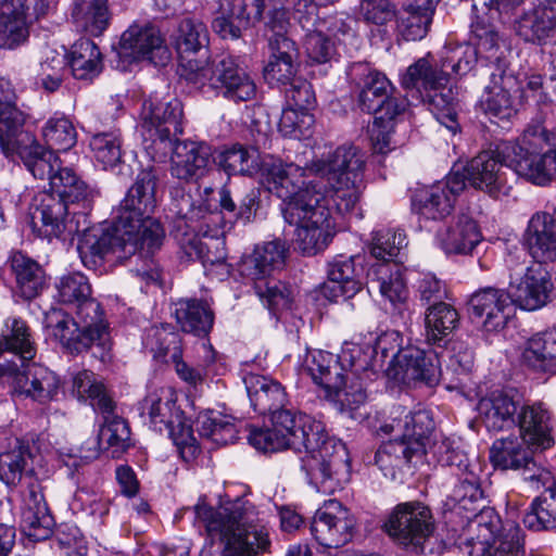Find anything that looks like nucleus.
<instances>
[{"label": "nucleus", "instance_id": "obj_37", "mask_svg": "<svg viewBox=\"0 0 556 556\" xmlns=\"http://www.w3.org/2000/svg\"><path fill=\"white\" fill-rule=\"evenodd\" d=\"M440 0H408L397 11L396 29L405 40H420L429 31Z\"/></svg>", "mask_w": 556, "mask_h": 556}, {"label": "nucleus", "instance_id": "obj_36", "mask_svg": "<svg viewBox=\"0 0 556 556\" xmlns=\"http://www.w3.org/2000/svg\"><path fill=\"white\" fill-rule=\"evenodd\" d=\"M510 303L508 291L493 287L481 288L469 299V309L476 317H485L483 327L486 331H497L507 321L505 309Z\"/></svg>", "mask_w": 556, "mask_h": 556}, {"label": "nucleus", "instance_id": "obj_51", "mask_svg": "<svg viewBox=\"0 0 556 556\" xmlns=\"http://www.w3.org/2000/svg\"><path fill=\"white\" fill-rule=\"evenodd\" d=\"M261 190L255 187L239 189L233 192L224 187L219 191V205L223 211L238 220L250 223L254 219L260 208Z\"/></svg>", "mask_w": 556, "mask_h": 556}, {"label": "nucleus", "instance_id": "obj_10", "mask_svg": "<svg viewBox=\"0 0 556 556\" xmlns=\"http://www.w3.org/2000/svg\"><path fill=\"white\" fill-rule=\"evenodd\" d=\"M552 112L548 105L532 117L521 137L519 143H506L501 147V152L509 159L515 167V173L527 180L545 185L556 177V148L551 146L554 134L551 130Z\"/></svg>", "mask_w": 556, "mask_h": 556}, {"label": "nucleus", "instance_id": "obj_61", "mask_svg": "<svg viewBox=\"0 0 556 556\" xmlns=\"http://www.w3.org/2000/svg\"><path fill=\"white\" fill-rule=\"evenodd\" d=\"M478 61V52L469 43H447L441 51L440 65L457 76L468 74Z\"/></svg>", "mask_w": 556, "mask_h": 556}, {"label": "nucleus", "instance_id": "obj_63", "mask_svg": "<svg viewBox=\"0 0 556 556\" xmlns=\"http://www.w3.org/2000/svg\"><path fill=\"white\" fill-rule=\"evenodd\" d=\"M55 288L59 301L74 306L92 294L88 278L80 273H70L62 276Z\"/></svg>", "mask_w": 556, "mask_h": 556}, {"label": "nucleus", "instance_id": "obj_14", "mask_svg": "<svg viewBox=\"0 0 556 556\" xmlns=\"http://www.w3.org/2000/svg\"><path fill=\"white\" fill-rule=\"evenodd\" d=\"M169 212L174 224L172 232L189 258L201 260L204 265L218 263L223 258L211 257L208 252H205L206 244L195 235L197 223L218 215L207 199L202 195L192 197L185 187H173Z\"/></svg>", "mask_w": 556, "mask_h": 556}, {"label": "nucleus", "instance_id": "obj_17", "mask_svg": "<svg viewBox=\"0 0 556 556\" xmlns=\"http://www.w3.org/2000/svg\"><path fill=\"white\" fill-rule=\"evenodd\" d=\"M399 544L422 551V544L434 529L430 508L419 501L397 504L383 526Z\"/></svg>", "mask_w": 556, "mask_h": 556}, {"label": "nucleus", "instance_id": "obj_50", "mask_svg": "<svg viewBox=\"0 0 556 556\" xmlns=\"http://www.w3.org/2000/svg\"><path fill=\"white\" fill-rule=\"evenodd\" d=\"M143 345L154 358L166 363L182 354L181 337L170 324L149 327L144 332Z\"/></svg>", "mask_w": 556, "mask_h": 556}, {"label": "nucleus", "instance_id": "obj_47", "mask_svg": "<svg viewBox=\"0 0 556 556\" xmlns=\"http://www.w3.org/2000/svg\"><path fill=\"white\" fill-rule=\"evenodd\" d=\"M481 471H467L456 477V483L448 495L452 504L450 518L462 511L477 515L478 503L483 498V491L480 481Z\"/></svg>", "mask_w": 556, "mask_h": 556}, {"label": "nucleus", "instance_id": "obj_39", "mask_svg": "<svg viewBox=\"0 0 556 556\" xmlns=\"http://www.w3.org/2000/svg\"><path fill=\"white\" fill-rule=\"evenodd\" d=\"M254 410L267 415L287 403V393L280 382L268 377L249 374L243 379Z\"/></svg>", "mask_w": 556, "mask_h": 556}, {"label": "nucleus", "instance_id": "obj_56", "mask_svg": "<svg viewBox=\"0 0 556 556\" xmlns=\"http://www.w3.org/2000/svg\"><path fill=\"white\" fill-rule=\"evenodd\" d=\"M458 323V313L451 304L440 301L429 305L425 314L428 342H441L453 332Z\"/></svg>", "mask_w": 556, "mask_h": 556}, {"label": "nucleus", "instance_id": "obj_31", "mask_svg": "<svg viewBox=\"0 0 556 556\" xmlns=\"http://www.w3.org/2000/svg\"><path fill=\"white\" fill-rule=\"evenodd\" d=\"M522 242L536 264L556 261V214L536 212L528 222Z\"/></svg>", "mask_w": 556, "mask_h": 556}, {"label": "nucleus", "instance_id": "obj_60", "mask_svg": "<svg viewBox=\"0 0 556 556\" xmlns=\"http://www.w3.org/2000/svg\"><path fill=\"white\" fill-rule=\"evenodd\" d=\"M513 79L510 75L500 81L490 77V85L485 86V96L481 100L484 112L493 117L507 118L513 113V101L507 90V84Z\"/></svg>", "mask_w": 556, "mask_h": 556}, {"label": "nucleus", "instance_id": "obj_24", "mask_svg": "<svg viewBox=\"0 0 556 556\" xmlns=\"http://www.w3.org/2000/svg\"><path fill=\"white\" fill-rule=\"evenodd\" d=\"M471 34L476 40L478 58L484 60L489 77L496 81L503 79L508 71L510 49L495 26L481 17L471 23Z\"/></svg>", "mask_w": 556, "mask_h": 556}, {"label": "nucleus", "instance_id": "obj_1", "mask_svg": "<svg viewBox=\"0 0 556 556\" xmlns=\"http://www.w3.org/2000/svg\"><path fill=\"white\" fill-rule=\"evenodd\" d=\"M365 154L355 146L337 148L318 168L319 178L303 187L304 169L279 159H262L267 190L281 200L285 222L294 227L295 242L306 254L323 251L334 235L332 213L352 212L359 201Z\"/></svg>", "mask_w": 556, "mask_h": 556}, {"label": "nucleus", "instance_id": "obj_16", "mask_svg": "<svg viewBox=\"0 0 556 556\" xmlns=\"http://www.w3.org/2000/svg\"><path fill=\"white\" fill-rule=\"evenodd\" d=\"M80 222L87 223L86 212L75 208L54 194L43 193L30 212L33 231L41 238L73 237L80 233Z\"/></svg>", "mask_w": 556, "mask_h": 556}, {"label": "nucleus", "instance_id": "obj_64", "mask_svg": "<svg viewBox=\"0 0 556 556\" xmlns=\"http://www.w3.org/2000/svg\"><path fill=\"white\" fill-rule=\"evenodd\" d=\"M406 236L403 231L392 229H381L375 232L370 245L371 255L381 260L382 263L390 264L401 249L406 245Z\"/></svg>", "mask_w": 556, "mask_h": 556}, {"label": "nucleus", "instance_id": "obj_6", "mask_svg": "<svg viewBox=\"0 0 556 556\" xmlns=\"http://www.w3.org/2000/svg\"><path fill=\"white\" fill-rule=\"evenodd\" d=\"M7 330L0 340V382L12 392L46 404L58 394L60 381L54 372L37 364H26L36 355L27 324L16 317L8 318Z\"/></svg>", "mask_w": 556, "mask_h": 556}, {"label": "nucleus", "instance_id": "obj_28", "mask_svg": "<svg viewBox=\"0 0 556 556\" xmlns=\"http://www.w3.org/2000/svg\"><path fill=\"white\" fill-rule=\"evenodd\" d=\"M142 127L161 142L173 141L182 134V104L178 99L146 101L142 106Z\"/></svg>", "mask_w": 556, "mask_h": 556}, {"label": "nucleus", "instance_id": "obj_25", "mask_svg": "<svg viewBox=\"0 0 556 556\" xmlns=\"http://www.w3.org/2000/svg\"><path fill=\"white\" fill-rule=\"evenodd\" d=\"M519 406L520 394L515 389L494 390L479 400V420L489 432L509 431L515 428Z\"/></svg>", "mask_w": 556, "mask_h": 556}, {"label": "nucleus", "instance_id": "obj_3", "mask_svg": "<svg viewBox=\"0 0 556 556\" xmlns=\"http://www.w3.org/2000/svg\"><path fill=\"white\" fill-rule=\"evenodd\" d=\"M173 45L178 54L181 76L203 92L214 91L233 102H245L255 97L254 80L233 56L217 55L205 63L195 58L208 47V31L202 21L182 18L173 35Z\"/></svg>", "mask_w": 556, "mask_h": 556}, {"label": "nucleus", "instance_id": "obj_44", "mask_svg": "<svg viewBox=\"0 0 556 556\" xmlns=\"http://www.w3.org/2000/svg\"><path fill=\"white\" fill-rule=\"evenodd\" d=\"M65 56L67 66L76 79L92 80L102 72V54L98 46L88 38L75 41Z\"/></svg>", "mask_w": 556, "mask_h": 556}, {"label": "nucleus", "instance_id": "obj_54", "mask_svg": "<svg viewBox=\"0 0 556 556\" xmlns=\"http://www.w3.org/2000/svg\"><path fill=\"white\" fill-rule=\"evenodd\" d=\"M218 165L228 175L253 176L261 173L262 160L256 149L242 144H232L224 149L217 156Z\"/></svg>", "mask_w": 556, "mask_h": 556}, {"label": "nucleus", "instance_id": "obj_52", "mask_svg": "<svg viewBox=\"0 0 556 556\" xmlns=\"http://www.w3.org/2000/svg\"><path fill=\"white\" fill-rule=\"evenodd\" d=\"M72 391L79 400L89 401L97 413H111L114 400L105 386L90 370H80L73 376Z\"/></svg>", "mask_w": 556, "mask_h": 556}, {"label": "nucleus", "instance_id": "obj_11", "mask_svg": "<svg viewBox=\"0 0 556 556\" xmlns=\"http://www.w3.org/2000/svg\"><path fill=\"white\" fill-rule=\"evenodd\" d=\"M458 531L453 528L451 539L459 549L472 555L477 545L482 556H525L523 532L513 520L503 521L494 508L483 507L475 518Z\"/></svg>", "mask_w": 556, "mask_h": 556}, {"label": "nucleus", "instance_id": "obj_42", "mask_svg": "<svg viewBox=\"0 0 556 556\" xmlns=\"http://www.w3.org/2000/svg\"><path fill=\"white\" fill-rule=\"evenodd\" d=\"M25 114L16 103L0 109V149L8 159H13L16 151L34 137L24 130Z\"/></svg>", "mask_w": 556, "mask_h": 556}, {"label": "nucleus", "instance_id": "obj_46", "mask_svg": "<svg viewBox=\"0 0 556 556\" xmlns=\"http://www.w3.org/2000/svg\"><path fill=\"white\" fill-rule=\"evenodd\" d=\"M50 184L51 192L72 206L81 205L84 212L90 207L91 191L87 184L68 167H58Z\"/></svg>", "mask_w": 556, "mask_h": 556}, {"label": "nucleus", "instance_id": "obj_35", "mask_svg": "<svg viewBox=\"0 0 556 556\" xmlns=\"http://www.w3.org/2000/svg\"><path fill=\"white\" fill-rule=\"evenodd\" d=\"M481 240L482 235L477 223L466 215L440 227L435 233L437 244L447 255L470 254Z\"/></svg>", "mask_w": 556, "mask_h": 556}, {"label": "nucleus", "instance_id": "obj_27", "mask_svg": "<svg viewBox=\"0 0 556 556\" xmlns=\"http://www.w3.org/2000/svg\"><path fill=\"white\" fill-rule=\"evenodd\" d=\"M80 222V232L77 252L85 267L97 269L111 253L122 255V245L116 235V217L111 226H87Z\"/></svg>", "mask_w": 556, "mask_h": 556}, {"label": "nucleus", "instance_id": "obj_48", "mask_svg": "<svg viewBox=\"0 0 556 556\" xmlns=\"http://www.w3.org/2000/svg\"><path fill=\"white\" fill-rule=\"evenodd\" d=\"M72 18L76 27L91 36H100L108 28V0H75Z\"/></svg>", "mask_w": 556, "mask_h": 556}, {"label": "nucleus", "instance_id": "obj_41", "mask_svg": "<svg viewBox=\"0 0 556 556\" xmlns=\"http://www.w3.org/2000/svg\"><path fill=\"white\" fill-rule=\"evenodd\" d=\"M15 277L16 291L25 300L36 298L45 288L46 274L42 266L27 254L15 251L9 258Z\"/></svg>", "mask_w": 556, "mask_h": 556}, {"label": "nucleus", "instance_id": "obj_57", "mask_svg": "<svg viewBox=\"0 0 556 556\" xmlns=\"http://www.w3.org/2000/svg\"><path fill=\"white\" fill-rule=\"evenodd\" d=\"M523 523L533 531L556 528V481L532 502Z\"/></svg>", "mask_w": 556, "mask_h": 556}, {"label": "nucleus", "instance_id": "obj_29", "mask_svg": "<svg viewBox=\"0 0 556 556\" xmlns=\"http://www.w3.org/2000/svg\"><path fill=\"white\" fill-rule=\"evenodd\" d=\"M520 437L527 443L546 450L553 444L552 413L542 401L523 400L520 395V406L515 419Z\"/></svg>", "mask_w": 556, "mask_h": 556}, {"label": "nucleus", "instance_id": "obj_2", "mask_svg": "<svg viewBox=\"0 0 556 556\" xmlns=\"http://www.w3.org/2000/svg\"><path fill=\"white\" fill-rule=\"evenodd\" d=\"M268 415L271 426L288 439L291 448L300 453L304 451L301 469L317 491L331 494L350 480L349 451L341 441L327 435L321 422L285 406Z\"/></svg>", "mask_w": 556, "mask_h": 556}, {"label": "nucleus", "instance_id": "obj_59", "mask_svg": "<svg viewBox=\"0 0 556 556\" xmlns=\"http://www.w3.org/2000/svg\"><path fill=\"white\" fill-rule=\"evenodd\" d=\"M89 147L97 162L103 165L104 169L114 168L122 162V135L119 129L102 131L93 135Z\"/></svg>", "mask_w": 556, "mask_h": 556}, {"label": "nucleus", "instance_id": "obj_55", "mask_svg": "<svg viewBox=\"0 0 556 556\" xmlns=\"http://www.w3.org/2000/svg\"><path fill=\"white\" fill-rule=\"evenodd\" d=\"M116 403L113 402L111 413H99L103 417V425L99 431V444L112 450L113 457H119L131 446L130 429L128 424L115 414Z\"/></svg>", "mask_w": 556, "mask_h": 556}, {"label": "nucleus", "instance_id": "obj_62", "mask_svg": "<svg viewBox=\"0 0 556 556\" xmlns=\"http://www.w3.org/2000/svg\"><path fill=\"white\" fill-rule=\"evenodd\" d=\"M42 136L51 150L67 151L75 146L77 134L72 122L66 117L50 118L43 129Z\"/></svg>", "mask_w": 556, "mask_h": 556}, {"label": "nucleus", "instance_id": "obj_45", "mask_svg": "<svg viewBox=\"0 0 556 556\" xmlns=\"http://www.w3.org/2000/svg\"><path fill=\"white\" fill-rule=\"evenodd\" d=\"M41 15L33 14V9L11 8L0 13V49L14 50L29 37V24Z\"/></svg>", "mask_w": 556, "mask_h": 556}, {"label": "nucleus", "instance_id": "obj_38", "mask_svg": "<svg viewBox=\"0 0 556 556\" xmlns=\"http://www.w3.org/2000/svg\"><path fill=\"white\" fill-rule=\"evenodd\" d=\"M369 288L378 290L400 313L406 308L408 289L403 274L395 264L379 263L368 271Z\"/></svg>", "mask_w": 556, "mask_h": 556}, {"label": "nucleus", "instance_id": "obj_30", "mask_svg": "<svg viewBox=\"0 0 556 556\" xmlns=\"http://www.w3.org/2000/svg\"><path fill=\"white\" fill-rule=\"evenodd\" d=\"M516 31L525 41L545 46L556 37V0H539L516 21Z\"/></svg>", "mask_w": 556, "mask_h": 556}, {"label": "nucleus", "instance_id": "obj_8", "mask_svg": "<svg viewBox=\"0 0 556 556\" xmlns=\"http://www.w3.org/2000/svg\"><path fill=\"white\" fill-rule=\"evenodd\" d=\"M371 356L363 355L358 345L341 355L315 350L305 358L313 380L350 410L357 409L367 399L359 375L371 369Z\"/></svg>", "mask_w": 556, "mask_h": 556}, {"label": "nucleus", "instance_id": "obj_58", "mask_svg": "<svg viewBox=\"0 0 556 556\" xmlns=\"http://www.w3.org/2000/svg\"><path fill=\"white\" fill-rule=\"evenodd\" d=\"M197 430L202 438L211 440L216 445L235 443L238 434L236 425L229 417L214 413L199 415Z\"/></svg>", "mask_w": 556, "mask_h": 556}, {"label": "nucleus", "instance_id": "obj_12", "mask_svg": "<svg viewBox=\"0 0 556 556\" xmlns=\"http://www.w3.org/2000/svg\"><path fill=\"white\" fill-rule=\"evenodd\" d=\"M285 258V245L280 241H270L256 245L238 264L240 276L254 283L256 294L274 315L289 309L292 303L290 288L271 278L273 273L283 266Z\"/></svg>", "mask_w": 556, "mask_h": 556}, {"label": "nucleus", "instance_id": "obj_32", "mask_svg": "<svg viewBox=\"0 0 556 556\" xmlns=\"http://www.w3.org/2000/svg\"><path fill=\"white\" fill-rule=\"evenodd\" d=\"M396 363V375L406 381H422L431 386L444 376L437 353L409 346L393 355Z\"/></svg>", "mask_w": 556, "mask_h": 556}, {"label": "nucleus", "instance_id": "obj_40", "mask_svg": "<svg viewBox=\"0 0 556 556\" xmlns=\"http://www.w3.org/2000/svg\"><path fill=\"white\" fill-rule=\"evenodd\" d=\"M521 362L528 368L556 374V330L538 332L525 343Z\"/></svg>", "mask_w": 556, "mask_h": 556}, {"label": "nucleus", "instance_id": "obj_23", "mask_svg": "<svg viewBox=\"0 0 556 556\" xmlns=\"http://www.w3.org/2000/svg\"><path fill=\"white\" fill-rule=\"evenodd\" d=\"M264 9L265 0H223L212 27L223 39H238L262 18Z\"/></svg>", "mask_w": 556, "mask_h": 556}, {"label": "nucleus", "instance_id": "obj_26", "mask_svg": "<svg viewBox=\"0 0 556 556\" xmlns=\"http://www.w3.org/2000/svg\"><path fill=\"white\" fill-rule=\"evenodd\" d=\"M169 172L172 177L187 184L205 177L212 164L211 148L203 142L173 141Z\"/></svg>", "mask_w": 556, "mask_h": 556}, {"label": "nucleus", "instance_id": "obj_43", "mask_svg": "<svg viewBox=\"0 0 556 556\" xmlns=\"http://www.w3.org/2000/svg\"><path fill=\"white\" fill-rule=\"evenodd\" d=\"M174 314L182 331L199 338L206 337L213 328L214 313L203 300L181 299L175 304Z\"/></svg>", "mask_w": 556, "mask_h": 556}, {"label": "nucleus", "instance_id": "obj_9", "mask_svg": "<svg viewBox=\"0 0 556 556\" xmlns=\"http://www.w3.org/2000/svg\"><path fill=\"white\" fill-rule=\"evenodd\" d=\"M53 336L71 353L92 349V354L105 362L110 357L112 341L109 323L101 304L91 295L75 305V316L62 311H52L47 316Z\"/></svg>", "mask_w": 556, "mask_h": 556}, {"label": "nucleus", "instance_id": "obj_53", "mask_svg": "<svg viewBox=\"0 0 556 556\" xmlns=\"http://www.w3.org/2000/svg\"><path fill=\"white\" fill-rule=\"evenodd\" d=\"M526 441L517 437L496 439L490 448V462L496 469L515 470L520 469L532 451L526 446Z\"/></svg>", "mask_w": 556, "mask_h": 556}, {"label": "nucleus", "instance_id": "obj_18", "mask_svg": "<svg viewBox=\"0 0 556 556\" xmlns=\"http://www.w3.org/2000/svg\"><path fill=\"white\" fill-rule=\"evenodd\" d=\"M506 143H519V138L516 141H501L494 150L482 151L472 157L465 167V174H462L464 181L467 180L472 188L485 192L493 199L507 197L511 186L507 181L503 165L514 172L515 167L501 152V147Z\"/></svg>", "mask_w": 556, "mask_h": 556}, {"label": "nucleus", "instance_id": "obj_5", "mask_svg": "<svg viewBox=\"0 0 556 556\" xmlns=\"http://www.w3.org/2000/svg\"><path fill=\"white\" fill-rule=\"evenodd\" d=\"M159 184V170L153 166L147 167L138 173L121 201L116 212V235L122 245L118 258L137 252L149 256L161 250L165 229L159 219L152 217L157 205Z\"/></svg>", "mask_w": 556, "mask_h": 556}, {"label": "nucleus", "instance_id": "obj_49", "mask_svg": "<svg viewBox=\"0 0 556 556\" xmlns=\"http://www.w3.org/2000/svg\"><path fill=\"white\" fill-rule=\"evenodd\" d=\"M15 155L20 156L27 170L37 179L52 180L58 167H62L61 161L56 153L50 148L39 144L35 138L33 141L25 143Z\"/></svg>", "mask_w": 556, "mask_h": 556}, {"label": "nucleus", "instance_id": "obj_22", "mask_svg": "<svg viewBox=\"0 0 556 556\" xmlns=\"http://www.w3.org/2000/svg\"><path fill=\"white\" fill-rule=\"evenodd\" d=\"M554 285L546 269L541 264L525 268L519 278L510 275L507 289L511 303L526 311H535L547 304Z\"/></svg>", "mask_w": 556, "mask_h": 556}, {"label": "nucleus", "instance_id": "obj_19", "mask_svg": "<svg viewBox=\"0 0 556 556\" xmlns=\"http://www.w3.org/2000/svg\"><path fill=\"white\" fill-rule=\"evenodd\" d=\"M118 54L130 62L147 60L155 66H165L172 56L160 30L148 24H134L123 33Z\"/></svg>", "mask_w": 556, "mask_h": 556}, {"label": "nucleus", "instance_id": "obj_21", "mask_svg": "<svg viewBox=\"0 0 556 556\" xmlns=\"http://www.w3.org/2000/svg\"><path fill=\"white\" fill-rule=\"evenodd\" d=\"M464 189V176L451 173L445 179L417 190L412 200L413 207L426 219H443L452 213L456 198Z\"/></svg>", "mask_w": 556, "mask_h": 556}, {"label": "nucleus", "instance_id": "obj_34", "mask_svg": "<svg viewBox=\"0 0 556 556\" xmlns=\"http://www.w3.org/2000/svg\"><path fill=\"white\" fill-rule=\"evenodd\" d=\"M351 78L359 87L358 105L369 114L376 112L392 93L393 86L382 73L367 63H354L350 68Z\"/></svg>", "mask_w": 556, "mask_h": 556}, {"label": "nucleus", "instance_id": "obj_4", "mask_svg": "<svg viewBox=\"0 0 556 556\" xmlns=\"http://www.w3.org/2000/svg\"><path fill=\"white\" fill-rule=\"evenodd\" d=\"M194 514L207 532L200 556H255L270 545L255 505L244 496L225 500L216 508L198 503Z\"/></svg>", "mask_w": 556, "mask_h": 556}, {"label": "nucleus", "instance_id": "obj_15", "mask_svg": "<svg viewBox=\"0 0 556 556\" xmlns=\"http://www.w3.org/2000/svg\"><path fill=\"white\" fill-rule=\"evenodd\" d=\"M142 415H148L150 425L159 432L166 431L180 456L193 460L200 453L191 426L185 413L176 406V399L169 389L161 388L150 392L142 401Z\"/></svg>", "mask_w": 556, "mask_h": 556}, {"label": "nucleus", "instance_id": "obj_13", "mask_svg": "<svg viewBox=\"0 0 556 556\" xmlns=\"http://www.w3.org/2000/svg\"><path fill=\"white\" fill-rule=\"evenodd\" d=\"M448 81L450 73L431 65L425 58L409 65L401 77L402 87L418 91L437 121L455 135L459 130V99Z\"/></svg>", "mask_w": 556, "mask_h": 556}, {"label": "nucleus", "instance_id": "obj_33", "mask_svg": "<svg viewBox=\"0 0 556 556\" xmlns=\"http://www.w3.org/2000/svg\"><path fill=\"white\" fill-rule=\"evenodd\" d=\"M356 260L354 256H338L328 263V281L321 288L325 298L336 302L341 296L352 298L362 290L364 268L356 264Z\"/></svg>", "mask_w": 556, "mask_h": 556}, {"label": "nucleus", "instance_id": "obj_7", "mask_svg": "<svg viewBox=\"0 0 556 556\" xmlns=\"http://www.w3.org/2000/svg\"><path fill=\"white\" fill-rule=\"evenodd\" d=\"M34 446L26 440L14 439L0 452V480L16 486L25 479L22 528L35 541L46 540L52 533L54 519L46 502L41 483L34 477Z\"/></svg>", "mask_w": 556, "mask_h": 556}, {"label": "nucleus", "instance_id": "obj_20", "mask_svg": "<svg viewBox=\"0 0 556 556\" xmlns=\"http://www.w3.org/2000/svg\"><path fill=\"white\" fill-rule=\"evenodd\" d=\"M355 521L340 502L330 500L317 509L311 522V533L324 547L339 548L352 539Z\"/></svg>", "mask_w": 556, "mask_h": 556}]
</instances>
